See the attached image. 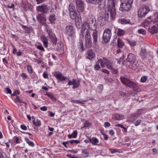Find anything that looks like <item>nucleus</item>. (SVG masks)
<instances>
[{
  "instance_id": "nucleus-1",
  "label": "nucleus",
  "mask_w": 158,
  "mask_h": 158,
  "mask_svg": "<svg viewBox=\"0 0 158 158\" xmlns=\"http://www.w3.org/2000/svg\"><path fill=\"white\" fill-rule=\"evenodd\" d=\"M97 28L96 19L94 16H92L91 17L84 23L81 29V32L84 33L89 32L88 29L93 31L92 36L93 42L95 44L98 43V32L96 30Z\"/></svg>"
},
{
  "instance_id": "nucleus-2",
  "label": "nucleus",
  "mask_w": 158,
  "mask_h": 158,
  "mask_svg": "<svg viewBox=\"0 0 158 158\" xmlns=\"http://www.w3.org/2000/svg\"><path fill=\"white\" fill-rule=\"evenodd\" d=\"M116 0H108L107 8L108 10H116L119 6L115 4ZM133 0H121L119 10H131Z\"/></svg>"
},
{
  "instance_id": "nucleus-3",
  "label": "nucleus",
  "mask_w": 158,
  "mask_h": 158,
  "mask_svg": "<svg viewBox=\"0 0 158 158\" xmlns=\"http://www.w3.org/2000/svg\"><path fill=\"white\" fill-rule=\"evenodd\" d=\"M126 61L131 69H135L138 68L139 65L138 60L134 54L132 53L129 54L126 58Z\"/></svg>"
},
{
  "instance_id": "nucleus-4",
  "label": "nucleus",
  "mask_w": 158,
  "mask_h": 158,
  "mask_svg": "<svg viewBox=\"0 0 158 158\" xmlns=\"http://www.w3.org/2000/svg\"><path fill=\"white\" fill-rule=\"evenodd\" d=\"M98 21L102 26L104 25L106 21H109V13H105V12H102L100 13L98 19Z\"/></svg>"
},
{
  "instance_id": "nucleus-5",
  "label": "nucleus",
  "mask_w": 158,
  "mask_h": 158,
  "mask_svg": "<svg viewBox=\"0 0 158 158\" xmlns=\"http://www.w3.org/2000/svg\"><path fill=\"white\" fill-rule=\"evenodd\" d=\"M41 12L40 14H39L36 16L37 19L39 23L41 24L42 25H44L45 24L46 21V19L45 16L44 15V14L47 13L48 10H39Z\"/></svg>"
},
{
  "instance_id": "nucleus-6",
  "label": "nucleus",
  "mask_w": 158,
  "mask_h": 158,
  "mask_svg": "<svg viewBox=\"0 0 158 158\" xmlns=\"http://www.w3.org/2000/svg\"><path fill=\"white\" fill-rule=\"evenodd\" d=\"M81 33L83 37L85 36V45L86 48H90L92 45V41L90 32L85 33L81 32Z\"/></svg>"
},
{
  "instance_id": "nucleus-7",
  "label": "nucleus",
  "mask_w": 158,
  "mask_h": 158,
  "mask_svg": "<svg viewBox=\"0 0 158 158\" xmlns=\"http://www.w3.org/2000/svg\"><path fill=\"white\" fill-rule=\"evenodd\" d=\"M112 35L111 30L109 29H105L104 31L102 39L103 41L106 43H107L110 41Z\"/></svg>"
},
{
  "instance_id": "nucleus-8",
  "label": "nucleus",
  "mask_w": 158,
  "mask_h": 158,
  "mask_svg": "<svg viewBox=\"0 0 158 158\" xmlns=\"http://www.w3.org/2000/svg\"><path fill=\"white\" fill-rule=\"evenodd\" d=\"M64 33L70 37H73L75 33L74 27L72 25L66 26L65 28Z\"/></svg>"
},
{
  "instance_id": "nucleus-9",
  "label": "nucleus",
  "mask_w": 158,
  "mask_h": 158,
  "mask_svg": "<svg viewBox=\"0 0 158 158\" xmlns=\"http://www.w3.org/2000/svg\"><path fill=\"white\" fill-rule=\"evenodd\" d=\"M67 80L69 81L67 85H73L72 88L74 89L78 88L80 86V81L78 80L77 81L76 79H73L72 81L68 78Z\"/></svg>"
},
{
  "instance_id": "nucleus-10",
  "label": "nucleus",
  "mask_w": 158,
  "mask_h": 158,
  "mask_svg": "<svg viewBox=\"0 0 158 158\" xmlns=\"http://www.w3.org/2000/svg\"><path fill=\"white\" fill-rule=\"evenodd\" d=\"M70 16L73 19H76L80 16V12L79 10H69Z\"/></svg>"
},
{
  "instance_id": "nucleus-11",
  "label": "nucleus",
  "mask_w": 158,
  "mask_h": 158,
  "mask_svg": "<svg viewBox=\"0 0 158 158\" xmlns=\"http://www.w3.org/2000/svg\"><path fill=\"white\" fill-rule=\"evenodd\" d=\"M77 8L78 10H84L85 6L84 2L82 0H76Z\"/></svg>"
},
{
  "instance_id": "nucleus-12",
  "label": "nucleus",
  "mask_w": 158,
  "mask_h": 158,
  "mask_svg": "<svg viewBox=\"0 0 158 158\" xmlns=\"http://www.w3.org/2000/svg\"><path fill=\"white\" fill-rule=\"evenodd\" d=\"M127 86L131 89H132L134 91H136L139 87L137 82H133L131 80Z\"/></svg>"
},
{
  "instance_id": "nucleus-13",
  "label": "nucleus",
  "mask_w": 158,
  "mask_h": 158,
  "mask_svg": "<svg viewBox=\"0 0 158 158\" xmlns=\"http://www.w3.org/2000/svg\"><path fill=\"white\" fill-rule=\"evenodd\" d=\"M105 13H109V18L110 15L111 20H114L116 15V10H105Z\"/></svg>"
},
{
  "instance_id": "nucleus-14",
  "label": "nucleus",
  "mask_w": 158,
  "mask_h": 158,
  "mask_svg": "<svg viewBox=\"0 0 158 158\" xmlns=\"http://www.w3.org/2000/svg\"><path fill=\"white\" fill-rule=\"evenodd\" d=\"M54 76L57 79L61 81H63L65 80H67L68 78L67 77H65L63 76L62 74L60 72H59L57 73L56 72L54 74Z\"/></svg>"
},
{
  "instance_id": "nucleus-15",
  "label": "nucleus",
  "mask_w": 158,
  "mask_h": 158,
  "mask_svg": "<svg viewBox=\"0 0 158 158\" xmlns=\"http://www.w3.org/2000/svg\"><path fill=\"white\" fill-rule=\"evenodd\" d=\"M22 27L25 33L29 34L34 31L33 29L31 26L27 27L26 26L22 25Z\"/></svg>"
},
{
  "instance_id": "nucleus-16",
  "label": "nucleus",
  "mask_w": 158,
  "mask_h": 158,
  "mask_svg": "<svg viewBox=\"0 0 158 158\" xmlns=\"http://www.w3.org/2000/svg\"><path fill=\"white\" fill-rule=\"evenodd\" d=\"M120 79L122 83L124 85L127 86L131 81L125 76H121L120 77Z\"/></svg>"
},
{
  "instance_id": "nucleus-17",
  "label": "nucleus",
  "mask_w": 158,
  "mask_h": 158,
  "mask_svg": "<svg viewBox=\"0 0 158 158\" xmlns=\"http://www.w3.org/2000/svg\"><path fill=\"white\" fill-rule=\"evenodd\" d=\"M140 55L142 60H147L148 54L146 50L142 49L140 52Z\"/></svg>"
},
{
  "instance_id": "nucleus-18",
  "label": "nucleus",
  "mask_w": 158,
  "mask_h": 158,
  "mask_svg": "<svg viewBox=\"0 0 158 158\" xmlns=\"http://www.w3.org/2000/svg\"><path fill=\"white\" fill-rule=\"evenodd\" d=\"M88 56L87 58L90 60H92L95 57V53L93 52L91 49H89L87 52Z\"/></svg>"
},
{
  "instance_id": "nucleus-19",
  "label": "nucleus",
  "mask_w": 158,
  "mask_h": 158,
  "mask_svg": "<svg viewBox=\"0 0 158 158\" xmlns=\"http://www.w3.org/2000/svg\"><path fill=\"white\" fill-rule=\"evenodd\" d=\"M107 60H108L106 58L104 57L103 60L101 58L99 59L98 60V61L100 64L101 67L103 68L105 67V65H106Z\"/></svg>"
},
{
  "instance_id": "nucleus-20",
  "label": "nucleus",
  "mask_w": 158,
  "mask_h": 158,
  "mask_svg": "<svg viewBox=\"0 0 158 158\" xmlns=\"http://www.w3.org/2000/svg\"><path fill=\"white\" fill-rule=\"evenodd\" d=\"M119 94L120 96L123 97V100L125 101H127L130 97V95L129 94L126 93L122 91H120Z\"/></svg>"
},
{
  "instance_id": "nucleus-21",
  "label": "nucleus",
  "mask_w": 158,
  "mask_h": 158,
  "mask_svg": "<svg viewBox=\"0 0 158 158\" xmlns=\"http://www.w3.org/2000/svg\"><path fill=\"white\" fill-rule=\"evenodd\" d=\"M40 39L44 47L46 48L48 47V41L46 37L44 35H43L40 37Z\"/></svg>"
},
{
  "instance_id": "nucleus-22",
  "label": "nucleus",
  "mask_w": 158,
  "mask_h": 158,
  "mask_svg": "<svg viewBox=\"0 0 158 158\" xmlns=\"http://www.w3.org/2000/svg\"><path fill=\"white\" fill-rule=\"evenodd\" d=\"M22 6L26 10H30L32 9L33 6L28 2L23 3Z\"/></svg>"
},
{
  "instance_id": "nucleus-23",
  "label": "nucleus",
  "mask_w": 158,
  "mask_h": 158,
  "mask_svg": "<svg viewBox=\"0 0 158 158\" xmlns=\"http://www.w3.org/2000/svg\"><path fill=\"white\" fill-rule=\"evenodd\" d=\"M117 46L119 48H122L124 46L125 44L123 41V40L120 38H118L117 40Z\"/></svg>"
},
{
  "instance_id": "nucleus-24",
  "label": "nucleus",
  "mask_w": 158,
  "mask_h": 158,
  "mask_svg": "<svg viewBox=\"0 0 158 158\" xmlns=\"http://www.w3.org/2000/svg\"><path fill=\"white\" fill-rule=\"evenodd\" d=\"M113 118L117 120H120L123 119L124 117L123 115L116 113L113 115Z\"/></svg>"
},
{
  "instance_id": "nucleus-25",
  "label": "nucleus",
  "mask_w": 158,
  "mask_h": 158,
  "mask_svg": "<svg viewBox=\"0 0 158 158\" xmlns=\"http://www.w3.org/2000/svg\"><path fill=\"white\" fill-rule=\"evenodd\" d=\"M125 40L131 47H134L136 45L137 43L136 41L131 40L127 38H126Z\"/></svg>"
},
{
  "instance_id": "nucleus-26",
  "label": "nucleus",
  "mask_w": 158,
  "mask_h": 158,
  "mask_svg": "<svg viewBox=\"0 0 158 158\" xmlns=\"http://www.w3.org/2000/svg\"><path fill=\"white\" fill-rule=\"evenodd\" d=\"M150 10H146V11L144 12V10H138V16L139 17L141 18L143 17L146 15Z\"/></svg>"
},
{
  "instance_id": "nucleus-27",
  "label": "nucleus",
  "mask_w": 158,
  "mask_h": 158,
  "mask_svg": "<svg viewBox=\"0 0 158 158\" xmlns=\"http://www.w3.org/2000/svg\"><path fill=\"white\" fill-rule=\"evenodd\" d=\"M78 132L76 130H74L71 134H69L68 135V138L69 139L72 138H76L77 137Z\"/></svg>"
},
{
  "instance_id": "nucleus-28",
  "label": "nucleus",
  "mask_w": 158,
  "mask_h": 158,
  "mask_svg": "<svg viewBox=\"0 0 158 158\" xmlns=\"http://www.w3.org/2000/svg\"><path fill=\"white\" fill-rule=\"evenodd\" d=\"M142 113L141 112L138 113L139 114L136 113L132 114L130 118L132 122L135 121L137 118Z\"/></svg>"
},
{
  "instance_id": "nucleus-29",
  "label": "nucleus",
  "mask_w": 158,
  "mask_h": 158,
  "mask_svg": "<svg viewBox=\"0 0 158 158\" xmlns=\"http://www.w3.org/2000/svg\"><path fill=\"white\" fill-rule=\"evenodd\" d=\"M148 30V31L152 34H154L157 33L158 32V30L156 27L154 25L152 26L151 27L149 28Z\"/></svg>"
},
{
  "instance_id": "nucleus-30",
  "label": "nucleus",
  "mask_w": 158,
  "mask_h": 158,
  "mask_svg": "<svg viewBox=\"0 0 158 158\" xmlns=\"http://www.w3.org/2000/svg\"><path fill=\"white\" fill-rule=\"evenodd\" d=\"M49 20L51 24H55L56 20L55 15L54 14L50 15Z\"/></svg>"
},
{
  "instance_id": "nucleus-31",
  "label": "nucleus",
  "mask_w": 158,
  "mask_h": 158,
  "mask_svg": "<svg viewBox=\"0 0 158 158\" xmlns=\"http://www.w3.org/2000/svg\"><path fill=\"white\" fill-rule=\"evenodd\" d=\"M50 39L53 43V44L56 45L57 44V38L56 37L55 34L50 35L49 36Z\"/></svg>"
},
{
  "instance_id": "nucleus-32",
  "label": "nucleus",
  "mask_w": 158,
  "mask_h": 158,
  "mask_svg": "<svg viewBox=\"0 0 158 158\" xmlns=\"http://www.w3.org/2000/svg\"><path fill=\"white\" fill-rule=\"evenodd\" d=\"M120 23L122 25L130 24L131 22L129 19H121L120 20Z\"/></svg>"
},
{
  "instance_id": "nucleus-33",
  "label": "nucleus",
  "mask_w": 158,
  "mask_h": 158,
  "mask_svg": "<svg viewBox=\"0 0 158 158\" xmlns=\"http://www.w3.org/2000/svg\"><path fill=\"white\" fill-rule=\"evenodd\" d=\"M78 46L81 52L84 51V44L82 40H80L78 44Z\"/></svg>"
},
{
  "instance_id": "nucleus-34",
  "label": "nucleus",
  "mask_w": 158,
  "mask_h": 158,
  "mask_svg": "<svg viewBox=\"0 0 158 158\" xmlns=\"http://www.w3.org/2000/svg\"><path fill=\"white\" fill-rule=\"evenodd\" d=\"M91 139V143L94 145H96L97 144L99 143V141L98 139L95 137H92Z\"/></svg>"
},
{
  "instance_id": "nucleus-35",
  "label": "nucleus",
  "mask_w": 158,
  "mask_h": 158,
  "mask_svg": "<svg viewBox=\"0 0 158 158\" xmlns=\"http://www.w3.org/2000/svg\"><path fill=\"white\" fill-rule=\"evenodd\" d=\"M117 35L119 36H122L124 35L125 33V31L120 28H117Z\"/></svg>"
},
{
  "instance_id": "nucleus-36",
  "label": "nucleus",
  "mask_w": 158,
  "mask_h": 158,
  "mask_svg": "<svg viewBox=\"0 0 158 158\" xmlns=\"http://www.w3.org/2000/svg\"><path fill=\"white\" fill-rule=\"evenodd\" d=\"M24 139L27 143L29 146L31 147H33L35 146V144L33 142L31 141L28 138H25Z\"/></svg>"
},
{
  "instance_id": "nucleus-37",
  "label": "nucleus",
  "mask_w": 158,
  "mask_h": 158,
  "mask_svg": "<svg viewBox=\"0 0 158 158\" xmlns=\"http://www.w3.org/2000/svg\"><path fill=\"white\" fill-rule=\"evenodd\" d=\"M32 122L33 124L36 126L40 127L41 125L40 121L38 119L36 120V121L35 120H33Z\"/></svg>"
},
{
  "instance_id": "nucleus-38",
  "label": "nucleus",
  "mask_w": 158,
  "mask_h": 158,
  "mask_svg": "<svg viewBox=\"0 0 158 158\" xmlns=\"http://www.w3.org/2000/svg\"><path fill=\"white\" fill-rule=\"evenodd\" d=\"M46 95L50 98L53 101H56V99L54 95L51 93H46Z\"/></svg>"
},
{
  "instance_id": "nucleus-39",
  "label": "nucleus",
  "mask_w": 158,
  "mask_h": 158,
  "mask_svg": "<svg viewBox=\"0 0 158 158\" xmlns=\"http://www.w3.org/2000/svg\"><path fill=\"white\" fill-rule=\"evenodd\" d=\"M82 153L84 154L85 157H87L89 156V152L87 149H85L82 150Z\"/></svg>"
},
{
  "instance_id": "nucleus-40",
  "label": "nucleus",
  "mask_w": 158,
  "mask_h": 158,
  "mask_svg": "<svg viewBox=\"0 0 158 158\" xmlns=\"http://www.w3.org/2000/svg\"><path fill=\"white\" fill-rule=\"evenodd\" d=\"M106 65L108 69L111 70H113V67L112 65V63L108 60L107 61Z\"/></svg>"
},
{
  "instance_id": "nucleus-41",
  "label": "nucleus",
  "mask_w": 158,
  "mask_h": 158,
  "mask_svg": "<svg viewBox=\"0 0 158 158\" xmlns=\"http://www.w3.org/2000/svg\"><path fill=\"white\" fill-rule=\"evenodd\" d=\"M94 69L96 71L99 70L101 69V66L98 61L96 62L94 66Z\"/></svg>"
},
{
  "instance_id": "nucleus-42",
  "label": "nucleus",
  "mask_w": 158,
  "mask_h": 158,
  "mask_svg": "<svg viewBox=\"0 0 158 158\" xmlns=\"http://www.w3.org/2000/svg\"><path fill=\"white\" fill-rule=\"evenodd\" d=\"M48 8L47 6L42 5L41 6H40L37 7V10H48Z\"/></svg>"
},
{
  "instance_id": "nucleus-43",
  "label": "nucleus",
  "mask_w": 158,
  "mask_h": 158,
  "mask_svg": "<svg viewBox=\"0 0 158 158\" xmlns=\"http://www.w3.org/2000/svg\"><path fill=\"white\" fill-rule=\"evenodd\" d=\"M153 20V22L154 23H158V12H156L154 14L152 19Z\"/></svg>"
},
{
  "instance_id": "nucleus-44",
  "label": "nucleus",
  "mask_w": 158,
  "mask_h": 158,
  "mask_svg": "<svg viewBox=\"0 0 158 158\" xmlns=\"http://www.w3.org/2000/svg\"><path fill=\"white\" fill-rule=\"evenodd\" d=\"M87 101H80L78 100H71V102L72 103H76L77 104H84V102H86Z\"/></svg>"
},
{
  "instance_id": "nucleus-45",
  "label": "nucleus",
  "mask_w": 158,
  "mask_h": 158,
  "mask_svg": "<svg viewBox=\"0 0 158 158\" xmlns=\"http://www.w3.org/2000/svg\"><path fill=\"white\" fill-rule=\"evenodd\" d=\"M69 142L71 144H76L80 143V141L77 140H70Z\"/></svg>"
},
{
  "instance_id": "nucleus-46",
  "label": "nucleus",
  "mask_w": 158,
  "mask_h": 158,
  "mask_svg": "<svg viewBox=\"0 0 158 158\" xmlns=\"http://www.w3.org/2000/svg\"><path fill=\"white\" fill-rule=\"evenodd\" d=\"M138 33L139 34H142L143 35L146 34V32L145 30L143 29H140L138 30Z\"/></svg>"
},
{
  "instance_id": "nucleus-47",
  "label": "nucleus",
  "mask_w": 158,
  "mask_h": 158,
  "mask_svg": "<svg viewBox=\"0 0 158 158\" xmlns=\"http://www.w3.org/2000/svg\"><path fill=\"white\" fill-rule=\"evenodd\" d=\"M13 141L16 144L19 143H21L19 142V139L17 136H15L13 138Z\"/></svg>"
},
{
  "instance_id": "nucleus-48",
  "label": "nucleus",
  "mask_w": 158,
  "mask_h": 158,
  "mask_svg": "<svg viewBox=\"0 0 158 158\" xmlns=\"http://www.w3.org/2000/svg\"><path fill=\"white\" fill-rule=\"evenodd\" d=\"M91 123L87 121H86L84 123L83 127H90Z\"/></svg>"
},
{
  "instance_id": "nucleus-49",
  "label": "nucleus",
  "mask_w": 158,
  "mask_h": 158,
  "mask_svg": "<svg viewBox=\"0 0 158 158\" xmlns=\"http://www.w3.org/2000/svg\"><path fill=\"white\" fill-rule=\"evenodd\" d=\"M153 19H152V20H148L146 19L145 20V21L143 23V24L145 26H147L149 25L150 22L151 21H153Z\"/></svg>"
},
{
  "instance_id": "nucleus-50",
  "label": "nucleus",
  "mask_w": 158,
  "mask_h": 158,
  "mask_svg": "<svg viewBox=\"0 0 158 158\" xmlns=\"http://www.w3.org/2000/svg\"><path fill=\"white\" fill-rule=\"evenodd\" d=\"M27 69L28 72L30 74L33 73L32 68L30 65H28L27 66Z\"/></svg>"
},
{
  "instance_id": "nucleus-51",
  "label": "nucleus",
  "mask_w": 158,
  "mask_h": 158,
  "mask_svg": "<svg viewBox=\"0 0 158 158\" xmlns=\"http://www.w3.org/2000/svg\"><path fill=\"white\" fill-rule=\"evenodd\" d=\"M124 55H123V56L120 58L119 60L118 61V63L120 64H123V59L124 58Z\"/></svg>"
},
{
  "instance_id": "nucleus-52",
  "label": "nucleus",
  "mask_w": 158,
  "mask_h": 158,
  "mask_svg": "<svg viewBox=\"0 0 158 158\" xmlns=\"http://www.w3.org/2000/svg\"><path fill=\"white\" fill-rule=\"evenodd\" d=\"M36 48L37 49L41 50L42 51L44 52L45 50L44 48L42 46L41 44L36 46Z\"/></svg>"
},
{
  "instance_id": "nucleus-53",
  "label": "nucleus",
  "mask_w": 158,
  "mask_h": 158,
  "mask_svg": "<svg viewBox=\"0 0 158 158\" xmlns=\"http://www.w3.org/2000/svg\"><path fill=\"white\" fill-rule=\"evenodd\" d=\"M147 80L146 76H144L142 77L140 79V81L142 83L145 82Z\"/></svg>"
},
{
  "instance_id": "nucleus-54",
  "label": "nucleus",
  "mask_w": 158,
  "mask_h": 158,
  "mask_svg": "<svg viewBox=\"0 0 158 158\" xmlns=\"http://www.w3.org/2000/svg\"><path fill=\"white\" fill-rule=\"evenodd\" d=\"M153 56L151 53H149L148 54V56H147V60H152L153 58Z\"/></svg>"
},
{
  "instance_id": "nucleus-55",
  "label": "nucleus",
  "mask_w": 158,
  "mask_h": 158,
  "mask_svg": "<svg viewBox=\"0 0 158 158\" xmlns=\"http://www.w3.org/2000/svg\"><path fill=\"white\" fill-rule=\"evenodd\" d=\"M141 9L143 10H150L149 7L147 5H143L141 7Z\"/></svg>"
},
{
  "instance_id": "nucleus-56",
  "label": "nucleus",
  "mask_w": 158,
  "mask_h": 158,
  "mask_svg": "<svg viewBox=\"0 0 158 158\" xmlns=\"http://www.w3.org/2000/svg\"><path fill=\"white\" fill-rule=\"evenodd\" d=\"M100 71H101L102 72L104 73H105L107 74H109L110 73L108 70H107L106 69H100Z\"/></svg>"
},
{
  "instance_id": "nucleus-57",
  "label": "nucleus",
  "mask_w": 158,
  "mask_h": 158,
  "mask_svg": "<svg viewBox=\"0 0 158 158\" xmlns=\"http://www.w3.org/2000/svg\"><path fill=\"white\" fill-rule=\"evenodd\" d=\"M20 76L23 80H25L27 78V74L24 73H23L21 74Z\"/></svg>"
},
{
  "instance_id": "nucleus-58",
  "label": "nucleus",
  "mask_w": 158,
  "mask_h": 158,
  "mask_svg": "<svg viewBox=\"0 0 158 158\" xmlns=\"http://www.w3.org/2000/svg\"><path fill=\"white\" fill-rule=\"evenodd\" d=\"M75 6L73 3L70 4L69 6V10H74Z\"/></svg>"
},
{
  "instance_id": "nucleus-59",
  "label": "nucleus",
  "mask_w": 158,
  "mask_h": 158,
  "mask_svg": "<svg viewBox=\"0 0 158 158\" xmlns=\"http://www.w3.org/2000/svg\"><path fill=\"white\" fill-rule=\"evenodd\" d=\"M142 121L141 120L139 119L137 120L135 123V125L136 126H138L141 123Z\"/></svg>"
},
{
  "instance_id": "nucleus-60",
  "label": "nucleus",
  "mask_w": 158,
  "mask_h": 158,
  "mask_svg": "<svg viewBox=\"0 0 158 158\" xmlns=\"http://www.w3.org/2000/svg\"><path fill=\"white\" fill-rule=\"evenodd\" d=\"M47 32L49 36L54 34L52 30L51 29H47Z\"/></svg>"
},
{
  "instance_id": "nucleus-61",
  "label": "nucleus",
  "mask_w": 158,
  "mask_h": 158,
  "mask_svg": "<svg viewBox=\"0 0 158 158\" xmlns=\"http://www.w3.org/2000/svg\"><path fill=\"white\" fill-rule=\"evenodd\" d=\"M20 128L23 130L25 131L27 129V127L24 124H21L20 125Z\"/></svg>"
},
{
  "instance_id": "nucleus-62",
  "label": "nucleus",
  "mask_w": 158,
  "mask_h": 158,
  "mask_svg": "<svg viewBox=\"0 0 158 158\" xmlns=\"http://www.w3.org/2000/svg\"><path fill=\"white\" fill-rule=\"evenodd\" d=\"M5 89L6 91V93L10 94H11L12 91L10 88H6Z\"/></svg>"
},
{
  "instance_id": "nucleus-63",
  "label": "nucleus",
  "mask_w": 158,
  "mask_h": 158,
  "mask_svg": "<svg viewBox=\"0 0 158 158\" xmlns=\"http://www.w3.org/2000/svg\"><path fill=\"white\" fill-rule=\"evenodd\" d=\"M2 61L4 64L5 66H7L8 64V61L5 58H3L2 59Z\"/></svg>"
},
{
  "instance_id": "nucleus-64",
  "label": "nucleus",
  "mask_w": 158,
  "mask_h": 158,
  "mask_svg": "<svg viewBox=\"0 0 158 158\" xmlns=\"http://www.w3.org/2000/svg\"><path fill=\"white\" fill-rule=\"evenodd\" d=\"M104 126L106 128H107L110 126V124L109 122H106L104 123Z\"/></svg>"
}]
</instances>
